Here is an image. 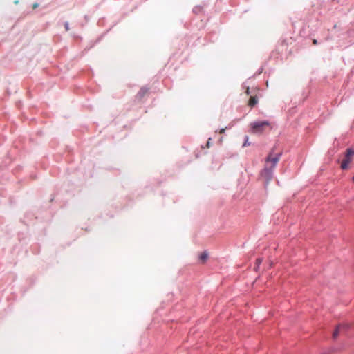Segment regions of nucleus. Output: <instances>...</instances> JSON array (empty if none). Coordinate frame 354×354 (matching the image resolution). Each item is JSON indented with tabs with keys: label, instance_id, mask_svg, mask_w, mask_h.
Here are the masks:
<instances>
[{
	"label": "nucleus",
	"instance_id": "nucleus-1",
	"mask_svg": "<svg viewBox=\"0 0 354 354\" xmlns=\"http://www.w3.org/2000/svg\"><path fill=\"white\" fill-rule=\"evenodd\" d=\"M270 126L268 120H257L251 123V131L253 133H261L265 127Z\"/></svg>",
	"mask_w": 354,
	"mask_h": 354
},
{
	"label": "nucleus",
	"instance_id": "nucleus-2",
	"mask_svg": "<svg viewBox=\"0 0 354 354\" xmlns=\"http://www.w3.org/2000/svg\"><path fill=\"white\" fill-rule=\"evenodd\" d=\"M274 169L272 167H266L261 173V176L265 179V187H267L273 178Z\"/></svg>",
	"mask_w": 354,
	"mask_h": 354
},
{
	"label": "nucleus",
	"instance_id": "nucleus-3",
	"mask_svg": "<svg viewBox=\"0 0 354 354\" xmlns=\"http://www.w3.org/2000/svg\"><path fill=\"white\" fill-rule=\"evenodd\" d=\"M272 152H270V154L268 155V156L266 158V161L271 162H272L271 167H272V169H274L275 167V166L277 165V162H279L280 158L281 157L282 153L281 152L278 153L274 157H272Z\"/></svg>",
	"mask_w": 354,
	"mask_h": 354
},
{
	"label": "nucleus",
	"instance_id": "nucleus-4",
	"mask_svg": "<svg viewBox=\"0 0 354 354\" xmlns=\"http://www.w3.org/2000/svg\"><path fill=\"white\" fill-rule=\"evenodd\" d=\"M353 155H354V149L349 147V148L346 149V150L344 159H348V160L351 161V157Z\"/></svg>",
	"mask_w": 354,
	"mask_h": 354
},
{
	"label": "nucleus",
	"instance_id": "nucleus-5",
	"mask_svg": "<svg viewBox=\"0 0 354 354\" xmlns=\"http://www.w3.org/2000/svg\"><path fill=\"white\" fill-rule=\"evenodd\" d=\"M148 91H149L148 87H147V86L142 87L137 94V97H138L139 99L142 98L145 96V95L148 92Z\"/></svg>",
	"mask_w": 354,
	"mask_h": 354
},
{
	"label": "nucleus",
	"instance_id": "nucleus-6",
	"mask_svg": "<svg viewBox=\"0 0 354 354\" xmlns=\"http://www.w3.org/2000/svg\"><path fill=\"white\" fill-rule=\"evenodd\" d=\"M351 160H348V159H344L341 164V169L342 170H346L348 168V165L351 162Z\"/></svg>",
	"mask_w": 354,
	"mask_h": 354
},
{
	"label": "nucleus",
	"instance_id": "nucleus-7",
	"mask_svg": "<svg viewBox=\"0 0 354 354\" xmlns=\"http://www.w3.org/2000/svg\"><path fill=\"white\" fill-rule=\"evenodd\" d=\"M258 103V98L257 96H253L250 98L249 105L252 107L254 106Z\"/></svg>",
	"mask_w": 354,
	"mask_h": 354
},
{
	"label": "nucleus",
	"instance_id": "nucleus-8",
	"mask_svg": "<svg viewBox=\"0 0 354 354\" xmlns=\"http://www.w3.org/2000/svg\"><path fill=\"white\" fill-rule=\"evenodd\" d=\"M207 258H208V252L207 251H204L199 256V259L203 261H206Z\"/></svg>",
	"mask_w": 354,
	"mask_h": 354
},
{
	"label": "nucleus",
	"instance_id": "nucleus-9",
	"mask_svg": "<svg viewBox=\"0 0 354 354\" xmlns=\"http://www.w3.org/2000/svg\"><path fill=\"white\" fill-rule=\"evenodd\" d=\"M251 145V142H249V136L245 135L244 136V142L243 144V147H245L246 146H250Z\"/></svg>",
	"mask_w": 354,
	"mask_h": 354
},
{
	"label": "nucleus",
	"instance_id": "nucleus-10",
	"mask_svg": "<svg viewBox=\"0 0 354 354\" xmlns=\"http://www.w3.org/2000/svg\"><path fill=\"white\" fill-rule=\"evenodd\" d=\"M340 327H341V326H337L336 328V329L334 330V332H333V337L334 338H335L338 335Z\"/></svg>",
	"mask_w": 354,
	"mask_h": 354
},
{
	"label": "nucleus",
	"instance_id": "nucleus-11",
	"mask_svg": "<svg viewBox=\"0 0 354 354\" xmlns=\"http://www.w3.org/2000/svg\"><path fill=\"white\" fill-rule=\"evenodd\" d=\"M262 261H263V259L262 258H257L256 259V263L255 264H257L258 266H260L261 263H262Z\"/></svg>",
	"mask_w": 354,
	"mask_h": 354
},
{
	"label": "nucleus",
	"instance_id": "nucleus-12",
	"mask_svg": "<svg viewBox=\"0 0 354 354\" xmlns=\"http://www.w3.org/2000/svg\"><path fill=\"white\" fill-rule=\"evenodd\" d=\"M64 26H65L66 30H68V29H69V24H68V21H66V22L64 23Z\"/></svg>",
	"mask_w": 354,
	"mask_h": 354
},
{
	"label": "nucleus",
	"instance_id": "nucleus-13",
	"mask_svg": "<svg viewBox=\"0 0 354 354\" xmlns=\"http://www.w3.org/2000/svg\"><path fill=\"white\" fill-rule=\"evenodd\" d=\"M211 140H212V138H209L208 139V141H207V147H209V146H210V145H211Z\"/></svg>",
	"mask_w": 354,
	"mask_h": 354
},
{
	"label": "nucleus",
	"instance_id": "nucleus-14",
	"mask_svg": "<svg viewBox=\"0 0 354 354\" xmlns=\"http://www.w3.org/2000/svg\"><path fill=\"white\" fill-rule=\"evenodd\" d=\"M38 6H39V3H35L32 5V7H33L34 9L37 8Z\"/></svg>",
	"mask_w": 354,
	"mask_h": 354
},
{
	"label": "nucleus",
	"instance_id": "nucleus-15",
	"mask_svg": "<svg viewBox=\"0 0 354 354\" xmlns=\"http://www.w3.org/2000/svg\"><path fill=\"white\" fill-rule=\"evenodd\" d=\"M259 268H260V266H258L257 264H255L254 270L257 272L259 270Z\"/></svg>",
	"mask_w": 354,
	"mask_h": 354
},
{
	"label": "nucleus",
	"instance_id": "nucleus-16",
	"mask_svg": "<svg viewBox=\"0 0 354 354\" xmlns=\"http://www.w3.org/2000/svg\"><path fill=\"white\" fill-rule=\"evenodd\" d=\"M200 8V6H197V7H196V8H194L193 9V12H198V8Z\"/></svg>",
	"mask_w": 354,
	"mask_h": 354
},
{
	"label": "nucleus",
	"instance_id": "nucleus-17",
	"mask_svg": "<svg viewBox=\"0 0 354 354\" xmlns=\"http://www.w3.org/2000/svg\"><path fill=\"white\" fill-rule=\"evenodd\" d=\"M225 129L224 128H221V129H220V132H221V133H224V132H225Z\"/></svg>",
	"mask_w": 354,
	"mask_h": 354
},
{
	"label": "nucleus",
	"instance_id": "nucleus-18",
	"mask_svg": "<svg viewBox=\"0 0 354 354\" xmlns=\"http://www.w3.org/2000/svg\"><path fill=\"white\" fill-rule=\"evenodd\" d=\"M313 44H317V39H314L313 40Z\"/></svg>",
	"mask_w": 354,
	"mask_h": 354
},
{
	"label": "nucleus",
	"instance_id": "nucleus-19",
	"mask_svg": "<svg viewBox=\"0 0 354 354\" xmlns=\"http://www.w3.org/2000/svg\"><path fill=\"white\" fill-rule=\"evenodd\" d=\"M261 71H262V68L259 69V73H261Z\"/></svg>",
	"mask_w": 354,
	"mask_h": 354
},
{
	"label": "nucleus",
	"instance_id": "nucleus-20",
	"mask_svg": "<svg viewBox=\"0 0 354 354\" xmlns=\"http://www.w3.org/2000/svg\"><path fill=\"white\" fill-rule=\"evenodd\" d=\"M247 93H248V94H249V93H250V92H249V88H248Z\"/></svg>",
	"mask_w": 354,
	"mask_h": 354
},
{
	"label": "nucleus",
	"instance_id": "nucleus-21",
	"mask_svg": "<svg viewBox=\"0 0 354 354\" xmlns=\"http://www.w3.org/2000/svg\"><path fill=\"white\" fill-rule=\"evenodd\" d=\"M352 180L354 182V176L352 177Z\"/></svg>",
	"mask_w": 354,
	"mask_h": 354
}]
</instances>
